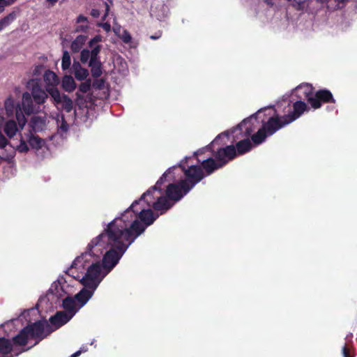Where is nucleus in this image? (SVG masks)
<instances>
[{"mask_svg":"<svg viewBox=\"0 0 357 357\" xmlns=\"http://www.w3.org/2000/svg\"><path fill=\"white\" fill-rule=\"evenodd\" d=\"M266 108L264 112L270 110L273 114H269L270 116L266 121L262 120L261 127L252 136V139L255 144H262L268 137L273 135L280 129L294 121L298 119L304 112L310 109L307 104L301 100L294 102L293 111L283 116H280L277 114L273 106H270Z\"/></svg>","mask_w":357,"mask_h":357,"instance_id":"f257e3e1","label":"nucleus"},{"mask_svg":"<svg viewBox=\"0 0 357 357\" xmlns=\"http://www.w3.org/2000/svg\"><path fill=\"white\" fill-rule=\"evenodd\" d=\"M136 205L132 208H127L121 217L116 218L107 225V233L110 238L122 240L128 247L146 230V227L139 220H135L128 227L130 220L136 216Z\"/></svg>","mask_w":357,"mask_h":357,"instance_id":"f03ea898","label":"nucleus"},{"mask_svg":"<svg viewBox=\"0 0 357 357\" xmlns=\"http://www.w3.org/2000/svg\"><path fill=\"white\" fill-rule=\"evenodd\" d=\"M266 109L267 108H261L259 109L255 114L243 120L231 130L225 131L219 134L209 144V146H213L215 145L223 146L226 144V142L220 143L221 139L222 137L229 138V135H232V142H236V145L234 146L236 148V156L242 155L250 152L253 147V144L255 145L252 139V136L253 135H251V134L253 129L250 126L251 121L253 119H257L258 116L264 112ZM258 144H256V146Z\"/></svg>","mask_w":357,"mask_h":357,"instance_id":"7ed1b4c3","label":"nucleus"},{"mask_svg":"<svg viewBox=\"0 0 357 357\" xmlns=\"http://www.w3.org/2000/svg\"><path fill=\"white\" fill-rule=\"evenodd\" d=\"M178 166L185 178L180 180L177 183L169 184L165 191V196L174 204L187 195L206 176L199 165H191L188 168L181 164Z\"/></svg>","mask_w":357,"mask_h":357,"instance_id":"20e7f679","label":"nucleus"},{"mask_svg":"<svg viewBox=\"0 0 357 357\" xmlns=\"http://www.w3.org/2000/svg\"><path fill=\"white\" fill-rule=\"evenodd\" d=\"M101 234H105L103 238H107V243L112 245V248L105 252L102 258V268L106 271V273H109L119 263L125 252L128 248L121 239L116 241L110 238L107 233V227Z\"/></svg>","mask_w":357,"mask_h":357,"instance_id":"39448f33","label":"nucleus"},{"mask_svg":"<svg viewBox=\"0 0 357 357\" xmlns=\"http://www.w3.org/2000/svg\"><path fill=\"white\" fill-rule=\"evenodd\" d=\"M104 235L105 234H100L90 241L86 247V250L75 258L70 267L66 271V274L75 279L79 278V273L76 270L85 268L86 264L90 261L91 258L96 255L93 252V249L98 246H103L105 243L103 241Z\"/></svg>","mask_w":357,"mask_h":357,"instance_id":"423d86ee","label":"nucleus"},{"mask_svg":"<svg viewBox=\"0 0 357 357\" xmlns=\"http://www.w3.org/2000/svg\"><path fill=\"white\" fill-rule=\"evenodd\" d=\"M102 266L99 261L92 263L88 268L85 275L81 279L82 284L87 288L96 289L99 284L107 273L102 275Z\"/></svg>","mask_w":357,"mask_h":357,"instance_id":"0eeeda50","label":"nucleus"},{"mask_svg":"<svg viewBox=\"0 0 357 357\" xmlns=\"http://www.w3.org/2000/svg\"><path fill=\"white\" fill-rule=\"evenodd\" d=\"M30 338L35 339V345L54 331L52 326L45 321H37L25 326Z\"/></svg>","mask_w":357,"mask_h":357,"instance_id":"6e6552de","label":"nucleus"},{"mask_svg":"<svg viewBox=\"0 0 357 357\" xmlns=\"http://www.w3.org/2000/svg\"><path fill=\"white\" fill-rule=\"evenodd\" d=\"M213 146H207V149L213 151V155L222 167L225 166L229 161L236 158V151L234 145H227L224 147H218L215 151L213 150Z\"/></svg>","mask_w":357,"mask_h":357,"instance_id":"1a4fd4ad","label":"nucleus"},{"mask_svg":"<svg viewBox=\"0 0 357 357\" xmlns=\"http://www.w3.org/2000/svg\"><path fill=\"white\" fill-rule=\"evenodd\" d=\"M335 102L332 93L326 89L314 91L312 98H309V105L314 109L321 108L323 104L335 103Z\"/></svg>","mask_w":357,"mask_h":357,"instance_id":"9d476101","label":"nucleus"},{"mask_svg":"<svg viewBox=\"0 0 357 357\" xmlns=\"http://www.w3.org/2000/svg\"><path fill=\"white\" fill-rule=\"evenodd\" d=\"M158 193L157 200L152 202L151 199H147L146 205L151 206L160 215L167 213L174 204L166 196H163L162 192Z\"/></svg>","mask_w":357,"mask_h":357,"instance_id":"9b49d317","label":"nucleus"},{"mask_svg":"<svg viewBox=\"0 0 357 357\" xmlns=\"http://www.w3.org/2000/svg\"><path fill=\"white\" fill-rule=\"evenodd\" d=\"M175 169V167H172L169 168L158 180L155 185L153 186H151L150 188H149L145 192H144L141 197L135 200L132 202V204L130 206V208H132L136 205L139 204V203L142 202V199H144L146 196L150 195L154 191H158V192H162L161 185L165 182L166 178L168 174H171L172 171Z\"/></svg>","mask_w":357,"mask_h":357,"instance_id":"f8f14e48","label":"nucleus"},{"mask_svg":"<svg viewBox=\"0 0 357 357\" xmlns=\"http://www.w3.org/2000/svg\"><path fill=\"white\" fill-rule=\"evenodd\" d=\"M31 95L32 98L38 105L43 104L46 99L48 98L47 91L43 90L39 83L38 80H31Z\"/></svg>","mask_w":357,"mask_h":357,"instance_id":"ddd939ff","label":"nucleus"},{"mask_svg":"<svg viewBox=\"0 0 357 357\" xmlns=\"http://www.w3.org/2000/svg\"><path fill=\"white\" fill-rule=\"evenodd\" d=\"M4 105H5L6 114L8 116L13 115L14 110L15 109L16 118L19 122V124L20 126H23L26 123V120L24 116L23 115V114L22 113L21 107H20V105H17V107L15 108V101L11 97H9L6 100Z\"/></svg>","mask_w":357,"mask_h":357,"instance_id":"4468645a","label":"nucleus"},{"mask_svg":"<svg viewBox=\"0 0 357 357\" xmlns=\"http://www.w3.org/2000/svg\"><path fill=\"white\" fill-rule=\"evenodd\" d=\"M314 92V88L311 84L302 83L294 89V95L300 100H306L309 104V98H312Z\"/></svg>","mask_w":357,"mask_h":357,"instance_id":"2eb2a0df","label":"nucleus"},{"mask_svg":"<svg viewBox=\"0 0 357 357\" xmlns=\"http://www.w3.org/2000/svg\"><path fill=\"white\" fill-rule=\"evenodd\" d=\"M138 218L140 221L147 227L152 224L159 218L158 213H153L151 208H142L139 213L137 212Z\"/></svg>","mask_w":357,"mask_h":357,"instance_id":"dca6fc26","label":"nucleus"},{"mask_svg":"<svg viewBox=\"0 0 357 357\" xmlns=\"http://www.w3.org/2000/svg\"><path fill=\"white\" fill-rule=\"evenodd\" d=\"M72 319L67 312L64 311H58L50 318V323L54 327V331L59 328Z\"/></svg>","mask_w":357,"mask_h":357,"instance_id":"f3484780","label":"nucleus"},{"mask_svg":"<svg viewBox=\"0 0 357 357\" xmlns=\"http://www.w3.org/2000/svg\"><path fill=\"white\" fill-rule=\"evenodd\" d=\"M222 164H220L218 160L213 158H208L206 160H204L201 162V166H199L202 170H204L206 172V175L208 176L213 174L215 170H218L222 167H223ZM204 172V171H202Z\"/></svg>","mask_w":357,"mask_h":357,"instance_id":"a211bd4d","label":"nucleus"},{"mask_svg":"<svg viewBox=\"0 0 357 357\" xmlns=\"http://www.w3.org/2000/svg\"><path fill=\"white\" fill-rule=\"evenodd\" d=\"M96 289L84 287L74 297L79 305V307H83L92 297Z\"/></svg>","mask_w":357,"mask_h":357,"instance_id":"6ab92c4d","label":"nucleus"},{"mask_svg":"<svg viewBox=\"0 0 357 357\" xmlns=\"http://www.w3.org/2000/svg\"><path fill=\"white\" fill-rule=\"evenodd\" d=\"M62 306L64 308L66 312L73 318L76 312L80 309L78 303L75 297L67 296L63 300Z\"/></svg>","mask_w":357,"mask_h":357,"instance_id":"aec40b11","label":"nucleus"},{"mask_svg":"<svg viewBox=\"0 0 357 357\" xmlns=\"http://www.w3.org/2000/svg\"><path fill=\"white\" fill-rule=\"evenodd\" d=\"M102 36L101 35H96L91 38L89 43V46L91 48L90 51L91 59L90 60H99L98 54L101 51V45H98V43L102 42Z\"/></svg>","mask_w":357,"mask_h":357,"instance_id":"412c9836","label":"nucleus"},{"mask_svg":"<svg viewBox=\"0 0 357 357\" xmlns=\"http://www.w3.org/2000/svg\"><path fill=\"white\" fill-rule=\"evenodd\" d=\"M22 105L23 112L26 114L30 115L34 112L33 98L31 97V95L29 92H24L22 94Z\"/></svg>","mask_w":357,"mask_h":357,"instance_id":"4be33fe9","label":"nucleus"},{"mask_svg":"<svg viewBox=\"0 0 357 357\" xmlns=\"http://www.w3.org/2000/svg\"><path fill=\"white\" fill-rule=\"evenodd\" d=\"M26 330L27 328L24 327L17 335L13 337L12 342L14 344L17 346H25L27 344L30 336Z\"/></svg>","mask_w":357,"mask_h":357,"instance_id":"5701e85b","label":"nucleus"},{"mask_svg":"<svg viewBox=\"0 0 357 357\" xmlns=\"http://www.w3.org/2000/svg\"><path fill=\"white\" fill-rule=\"evenodd\" d=\"M44 80L47 87H55L59 83V79L56 74L52 70H47L44 74Z\"/></svg>","mask_w":357,"mask_h":357,"instance_id":"b1692460","label":"nucleus"},{"mask_svg":"<svg viewBox=\"0 0 357 357\" xmlns=\"http://www.w3.org/2000/svg\"><path fill=\"white\" fill-rule=\"evenodd\" d=\"M13 342L5 337H0V354L6 357L13 351Z\"/></svg>","mask_w":357,"mask_h":357,"instance_id":"393cba45","label":"nucleus"},{"mask_svg":"<svg viewBox=\"0 0 357 357\" xmlns=\"http://www.w3.org/2000/svg\"><path fill=\"white\" fill-rule=\"evenodd\" d=\"M89 67H91V75L93 77L98 78L101 76L102 71V63L99 60H89Z\"/></svg>","mask_w":357,"mask_h":357,"instance_id":"a878e982","label":"nucleus"},{"mask_svg":"<svg viewBox=\"0 0 357 357\" xmlns=\"http://www.w3.org/2000/svg\"><path fill=\"white\" fill-rule=\"evenodd\" d=\"M86 39L87 36L84 35H79L77 36L70 45L72 52L74 53L79 52L84 44L86 43Z\"/></svg>","mask_w":357,"mask_h":357,"instance_id":"bb28decb","label":"nucleus"},{"mask_svg":"<svg viewBox=\"0 0 357 357\" xmlns=\"http://www.w3.org/2000/svg\"><path fill=\"white\" fill-rule=\"evenodd\" d=\"M75 77L77 80H84L89 75V72L86 68H84L81 65L77 62L73 64Z\"/></svg>","mask_w":357,"mask_h":357,"instance_id":"cd10ccee","label":"nucleus"},{"mask_svg":"<svg viewBox=\"0 0 357 357\" xmlns=\"http://www.w3.org/2000/svg\"><path fill=\"white\" fill-rule=\"evenodd\" d=\"M62 88L68 92H72L76 89V83L70 75H65L62 79Z\"/></svg>","mask_w":357,"mask_h":357,"instance_id":"c85d7f7f","label":"nucleus"},{"mask_svg":"<svg viewBox=\"0 0 357 357\" xmlns=\"http://www.w3.org/2000/svg\"><path fill=\"white\" fill-rule=\"evenodd\" d=\"M4 132L8 137H13L17 130V124L15 121L10 120L7 121L3 128Z\"/></svg>","mask_w":357,"mask_h":357,"instance_id":"c756f323","label":"nucleus"},{"mask_svg":"<svg viewBox=\"0 0 357 357\" xmlns=\"http://www.w3.org/2000/svg\"><path fill=\"white\" fill-rule=\"evenodd\" d=\"M47 92L53 98L54 101L56 104H61V100L63 98V95L61 96L59 91L56 87H47Z\"/></svg>","mask_w":357,"mask_h":357,"instance_id":"7c9ffc66","label":"nucleus"},{"mask_svg":"<svg viewBox=\"0 0 357 357\" xmlns=\"http://www.w3.org/2000/svg\"><path fill=\"white\" fill-rule=\"evenodd\" d=\"M28 142L33 149H40L43 144V140L38 136H35L33 135H30Z\"/></svg>","mask_w":357,"mask_h":357,"instance_id":"2f4dec72","label":"nucleus"},{"mask_svg":"<svg viewBox=\"0 0 357 357\" xmlns=\"http://www.w3.org/2000/svg\"><path fill=\"white\" fill-rule=\"evenodd\" d=\"M16 17L15 12H11L8 15L0 20V31L6 26H8Z\"/></svg>","mask_w":357,"mask_h":357,"instance_id":"473e14b6","label":"nucleus"},{"mask_svg":"<svg viewBox=\"0 0 357 357\" xmlns=\"http://www.w3.org/2000/svg\"><path fill=\"white\" fill-rule=\"evenodd\" d=\"M44 124L43 119L38 116H34L31 118L30 121V126L32 130L35 132H38L42 129V126Z\"/></svg>","mask_w":357,"mask_h":357,"instance_id":"72a5a7b5","label":"nucleus"},{"mask_svg":"<svg viewBox=\"0 0 357 357\" xmlns=\"http://www.w3.org/2000/svg\"><path fill=\"white\" fill-rule=\"evenodd\" d=\"M61 103L62 104L63 108L66 110V112H70L73 109V100L67 95H63Z\"/></svg>","mask_w":357,"mask_h":357,"instance_id":"f704fd0d","label":"nucleus"},{"mask_svg":"<svg viewBox=\"0 0 357 357\" xmlns=\"http://www.w3.org/2000/svg\"><path fill=\"white\" fill-rule=\"evenodd\" d=\"M58 123V131L60 133H66L68 132L69 129V126L66 121L65 116L63 114L61 116V120H57Z\"/></svg>","mask_w":357,"mask_h":357,"instance_id":"c9c22d12","label":"nucleus"},{"mask_svg":"<svg viewBox=\"0 0 357 357\" xmlns=\"http://www.w3.org/2000/svg\"><path fill=\"white\" fill-rule=\"evenodd\" d=\"M71 63L70 56L67 51H65L62 56L61 67L63 70H67L70 68Z\"/></svg>","mask_w":357,"mask_h":357,"instance_id":"e433bc0d","label":"nucleus"},{"mask_svg":"<svg viewBox=\"0 0 357 357\" xmlns=\"http://www.w3.org/2000/svg\"><path fill=\"white\" fill-rule=\"evenodd\" d=\"M91 88V79H87L85 82L80 84L79 86V91L83 93L88 92Z\"/></svg>","mask_w":357,"mask_h":357,"instance_id":"4c0bfd02","label":"nucleus"},{"mask_svg":"<svg viewBox=\"0 0 357 357\" xmlns=\"http://www.w3.org/2000/svg\"><path fill=\"white\" fill-rule=\"evenodd\" d=\"M91 86H93V89L96 90H102L105 86V80L102 78L97 79L93 81Z\"/></svg>","mask_w":357,"mask_h":357,"instance_id":"58836bf2","label":"nucleus"},{"mask_svg":"<svg viewBox=\"0 0 357 357\" xmlns=\"http://www.w3.org/2000/svg\"><path fill=\"white\" fill-rule=\"evenodd\" d=\"M91 59L90 51L87 49H84L80 54V61L83 63L88 62L89 59Z\"/></svg>","mask_w":357,"mask_h":357,"instance_id":"ea45409f","label":"nucleus"},{"mask_svg":"<svg viewBox=\"0 0 357 357\" xmlns=\"http://www.w3.org/2000/svg\"><path fill=\"white\" fill-rule=\"evenodd\" d=\"M17 151L20 153H26L29 151V146L24 140L21 139L20 144L17 146Z\"/></svg>","mask_w":357,"mask_h":357,"instance_id":"a19ab883","label":"nucleus"},{"mask_svg":"<svg viewBox=\"0 0 357 357\" xmlns=\"http://www.w3.org/2000/svg\"><path fill=\"white\" fill-rule=\"evenodd\" d=\"M16 0H0V10L2 12L6 6L13 4Z\"/></svg>","mask_w":357,"mask_h":357,"instance_id":"79ce46f5","label":"nucleus"},{"mask_svg":"<svg viewBox=\"0 0 357 357\" xmlns=\"http://www.w3.org/2000/svg\"><path fill=\"white\" fill-rule=\"evenodd\" d=\"M89 25L86 24H80V25H77L75 28V31L76 32H87V31L89 30Z\"/></svg>","mask_w":357,"mask_h":357,"instance_id":"37998d69","label":"nucleus"},{"mask_svg":"<svg viewBox=\"0 0 357 357\" xmlns=\"http://www.w3.org/2000/svg\"><path fill=\"white\" fill-rule=\"evenodd\" d=\"M8 139L0 133V148H4L8 144Z\"/></svg>","mask_w":357,"mask_h":357,"instance_id":"c03bdc74","label":"nucleus"},{"mask_svg":"<svg viewBox=\"0 0 357 357\" xmlns=\"http://www.w3.org/2000/svg\"><path fill=\"white\" fill-rule=\"evenodd\" d=\"M99 26H101L105 31L109 32L111 30V25L109 22H104L98 24Z\"/></svg>","mask_w":357,"mask_h":357,"instance_id":"a18cd8bd","label":"nucleus"},{"mask_svg":"<svg viewBox=\"0 0 357 357\" xmlns=\"http://www.w3.org/2000/svg\"><path fill=\"white\" fill-rule=\"evenodd\" d=\"M131 39H132V38H131V36L129 34V33L127 31H125L123 35V37H122L123 41L126 43H128L130 42Z\"/></svg>","mask_w":357,"mask_h":357,"instance_id":"49530a36","label":"nucleus"},{"mask_svg":"<svg viewBox=\"0 0 357 357\" xmlns=\"http://www.w3.org/2000/svg\"><path fill=\"white\" fill-rule=\"evenodd\" d=\"M105 6V12L104 15L102 17V21H105L108 16L109 11V6L107 2H104Z\"/></svg>","mask_w":357,"mask_h":357,"instance_id":"de8ad7c7","label":"nucleus"},{"mask_svg":"<svg viewBox=\"0 0 357 357\" xmlns=\"http://www.w3.org/2000/svg\"><path fill=\"white\" fill-rule=\"evenodd\" d=\"M76 22L77 24L82 23V22H88V19L86 17L84 16L83 15H79L76 20Z\"/></svg>","mask_w":357,"mask_h":357,"instance_id":"09e8293b","label":"nucleus"},{"mask_svg":"<svg viewBox=\"0 0 357 357\" xmlns=\"http://www.w3.org/2000/svg\"><path fill=\"white\" fill-rule=\"evenodd\" d=\"M90 15L94 18H98L100 15V12L98 9L93 8L91 10Z\"/></svg>","mask_w":357,"mask_h":357,"instance_id":"8fccbe9b","label":"nucleus"},{"mask_svg":"<svg viewBox=\"0 0 357 357\" xmlns=\"http://www.w3.org/2000/svg\"><path fill=\"white\" fill-rule=\"evenodd\" d=\"M155 192H156V191L153 192L150 195L146 196V197H145V199H142V201H144V202L146 203V200H147V199H149V200H150V199H151V200H152V202H154L153 200L155 199V198H156V199H157V197H155V196L154 195V193H155Z\"/></svg>","mask_w":357,"mask_h":357,"instance_id":"3c124183","label":"nucleus"},{"mask_svg":"<svg viewBox=\"0 0 357 357\" xmlns=\"http://www.w3.org/2000/svg\"><path fill=\"white\" fill-rule=\"evenodd\" d=\"M342 354L344 357H351L349 354V351L346 345L342 347Z\"/></svg>","mask_w":357,"mask_h":357,"instance_id":"603ef678","label":"nucleus"},{"mask_svg":"<svg viewBox=\"0 0 357 357\" xmlns=\"http://www.w3.org/2000/svg\"><path fill=\"white\" fill-rule=\"evenodd\" d=\"M82 353V350H79L70 355L69 357H78Z\"/></svg>","mask_w":357,"mask_h":357,"instance_id":"864d4df0","label":"nucleus"},{"mask_svg":"<svg viewBox=\"0 0 357 357\" xmlns=\"http://www.w3.org/2000/svg\"><path fill=\"white\" fill-rule=\"evenodd\" d=\"M82 353V350H79L70 355L69 357H78Z\"/></svg>","mask_w":357,"mask_h":357,"instance_id":"5fc2aeb1","label":"nucleus"},{"mask_svg":"<svg viewBox=\"0 0 357 357\" xmlns=\"http://www.w3.org/2000/svg\"><path fill=\"white\" fill-rule=\"evenodd\" d=\"M161 35H162V33H159L158 34L151 36L150 38L152 40H156V39L160 38L161 37Z\"/></svg>","mask_w":357,"mask_h":357,"instance_id":"6e6d98bb","label":"nucleus"},{"mask_svg":"<svg viewBox=\"0 0 357 357\" xmlns=\"http://www.w3.org/2000/svg\"><path fill=\"white\" fill-rule=\"evenodd\" d=\"M59 0H46V1L47 3H49V4L51 6H53L56 4V3Z\"/></svg>","mask_w":357,"mask_h":357,"instance_id":"4d7b16f0","label":"nucleus"},{"mask_svg":"<svg viewBox=\"0 0 357 357\" xmlns=\"http://www.w3.org/2000/svg\"><path fill=\"white\" fill-rule=\"evenodd\" d=\"M296 4L298 6L297 9L300 10L301 9V6L302 5V2H297Z\"/></svg>","mask_w":357,"mask_h":357,"instance_id":"13d9d810","label":"nucleus"},{"mask_svg":"<svg viewBox=\"0 0 357 357\" xmlns=\"http://www.w3.org/2000/svg\"><path fill=\"white\" fill-rule=\"evenodd\" d=\"M79 350H82V352H85L87 351V347H81V349Z\"/></svg>","mask_w":357,"mask_h":357,"instance_id":"bf43d9fd","label":"nucleus"},{"mask_svg":"<svg viewBox=\"0 0 357 357\" xmlns=\"http://www.w3.org/2000/svg\"><path fill=\"white\" fill-rule=\"evenodd\" d=\"M321 2H324L326 1V0H319Z\"/></svg>","mask_w":357,"mask_h":357,"instance_id":"052dcab7","label":"nucleus"},{"mask_svg":"<svg viewBox=\"0 0 357 357\" xmlns=\"http://www.w3.org/2000/svg\"><path fill=\"white\" fill-rule=\"evenodd\" d=\"M287 1H291V0H286Z\"/></svg>","mask_w":357,"mask_h":357,"instance_id":"680f3d73","label":"nucleus"},{"mask_svg":"<svg viewBox=\"0 0 357 357\" xmlns=\"http://www.w3.org/2000/svg\"><path fill=\"white\" fill-rule=\"evenodd\" d=\"M0 13H1V11L0 10Z\"/></svg>","mask_w":357,"mask_h":357,"instance_id":"e2e57ef3","label":"nucleus"}]
</instances>
